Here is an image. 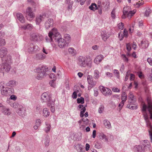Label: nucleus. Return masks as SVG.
Listing matches in <instances>:
<instances>
[{
	"label": "nucleus",
	"instance_id": "f257e3e1",
	"mask_svg": "<svg viewBox=\"0 0 152 152\" xmlns=\"http://www.w3.org/2000/svg\"><path fill=\"white\" fill-rule=\"evenodd\" d=\"M92 63V59L89 56H80L78 58V64L81 66H90Z\"/></svg>",
	"mask_w": 152,
	"mask_h": 152
},
{
	"label": "nucleus",
	"instance_id": "f03ea898",
	"mask_svg": "<svg viewBox=\"0 0 152 152\" xmlns=\"http://www.w3.org/2000/svg\"><path fill=\"white\" fill-rule=\"evenodd\" d=\"M136 12V10L131 11L129 7L126 6L123 9V15L121 16V18L125 19L127 18L128 19H130Z\"/></svg>",
	"mask_w": 152,
	"mask_h": 152
},
{
	"label": "nucleus",
	"instance_id": "7ed1b4c3",
	"mask_svg": "<svg viewBox=\"0 0 152 152\" xmlns=\"http://www.w3.org/2000/svg\"><path fill=\"white\" fill-rule=\"evenodd\" d=\"M41 99L43 102H47L48 106L54 104V102L52 101L49 95L46 92H44L42 94L41 96Z\"/></svg>",
	"mask_w": 152,
	"mask_h": 152
},
{
	"label": "nucleus",
	"instance_id": "20e7f679",
	"mask_svg": "<svg viewBox=\"0 0 152 152\" xmlns=\"http://www.w3.org/2000/svg\"><path fill=\"white\" fill-rule=\"evenodd\" d=\"M48 36L51 41H52L53 38L56 40V38H59L61 36L59 33L58 32L57 29L55 28H53L48 33Z\"/></svg>",
	"mask_w": 152,
	"mask_h": 152
},
{
	"label": "nucleus",
	"instance_id": "39448f33",
	"mask_svg": "<svg viewBox=\"0 0 152 152\" xmlns=\"http://www.w3.org/2000/svg\"><path fill=\"white\" fill-rule=\"evenodd\" d=\"M56 40L58 41V45L61 48L65 47L68 44L64 39L61 37V36L60 37L56 38Z\"/></svg>",
	"mask_w": 152,
	"mask_h": 152
},
{
	"label": "nucleus",
	"instance_id": "423d86ee",
	"mask_svg": "<svg viewBox=\"0 0 152 152\" xmlns=\"http://www.w3.org/2000/svg\"><path fill=\"white\" fill-rule=\"evenodd\" d=\"M30 39L33 41H37L42 40V37L38 34L33 33L30 35Z\"/></svg>",
	"mask_w": 152,
	"mask_h": 152
},
{
	"label": "nucleus",
	"instance_id": "0eeeda50",
	"mask_svg": "<svg viewBox=\"0 0 152 152\" xmlns=\"http://www.w3.org/2000/svg\"><path fill=\"white\" fill-rule=\"evenodd\" d=\"M87 79L88 84V89L89 90L95 86L96 85V82L93 81L92 77L90 75H88Z\"/></svg>",
	"mask_w": 152,
	"mask_h": 152
},
{
	"label": "nucleus",
	"instance_id": "6e6552de",
	"mask_svg": "<svg viewBox=\"0 0 152 152\" xmlns=\"http://www.w3.org/2000/svg\"><path fill=\"white\" fill-rule=\"evenodd\" d=\"M27 18L28 20H31L35 17V15L32 11L31 8L28 7L26 11Z\"/></svg>",
	"mask_w": 152,
	"mask_h": 152
},
{
	"label": "nucleus",
	"instance_id": "1a4fd4ad",
	"mask_svg": "<svg viewBox=\"0 0 152 152\" xmlns=\"http://www.w3.org/2000/svg\"><path fill=\"white\" fill-rule=\"evenodd\" d=\"M10 66L8 64H2L0 65V72H7L10 70Z\"/></svg>",
	"mask_w": 152,
	"mask_h": 152
},
{
	"label": "nucleus",
	"instance_id": "9d476101",
	"mask_svg": "<svg viewBox=\"0 0 152 152\" xmlns=\"http://www.w3.org/2000/svg\"><path fill=\"white\" fill-rule=\"evenodd\" d=\"M14 106H17L18 107V110H16V112L19 114L20 115H24V114L26 113V110L25 108L22 105H18L17 104H13Z\"/></svg>",
	"mask_w": 152,
	"mask_h": 152
},
{
	"label": "nucleus",
	"instance_id": "9b49d317",
	"mask_svg": "<svg viewBox=\"0 0 152 152\" xmlns=\"http://www.w3.org/2000/svg\"><path fill=\"white\" fill-rule=\"evenodd\" d=\"M99 88L102 94L105 96L110 95L112 94V91L108 88L102 86H100Z\"/></svg>",
	"mask_w": 152,
	"mask_h": 152
},
{
	"label": "nucleus",
	"instance_id": "f8f14e48",
	"mask_svg": "<svg viewBox=\"0 0 152 152\" xmlns=\"http://www.w3.org/2000/svg\"><path fill=\"white\" fill-rule=\"evenodd\" d=\"M39 48L37 45H34L33 44H30L28 49V51L29 53L34 52L39 50Z\"/></svg>",
	"mask_w": 152,
	"mask_h": 152
},
{
	"label": "nucleus",
	"instance_id": "ddd939ff",
	"mask_svg": "<svg viewBox=\"0 0 152 152\" xmlns=\"http://www.w3.org/2000/svg\"><path fill=\"white\" fill-rule=\"evenodd\" d=\"M103 58V56L102 55H100L96 57L94 60V62L96 64H99Z\"/></svg>",
	"mask_w": 152,
	"mask_h": 152
},
{
	"label": "nucleus",
	"instance_id": "4468645a",
	"mask_svg": "<svg viewBox=\"0 0 152 152\" xmlns=\"http://www.w3.org/2000/svg\"><path fill=\"white\" fill-rule=\"evenodd\" d=\"M10 91L8 88H3L1 90V93L2 95L8 96L10 95Z\"/></svg>",
	"mask_w": 152,
	"mask_h": 152
},
{
	"label": "nucleus",
	"instance_id": "2eb2a0df",
	"mask_svg": "<svg viewBox=\"0 0 152 152\" xmlns=\"http://www.w3.org/2000/svg\"><path fill=\"white\" fill-rule=\"evenodd\" d=\"M53 20L52 19H48L45 23V27L47 28H48L53 26Z\"/></svg>",
	"mask_w": 152,
	"mask_h": 152
},
{
	"label": "nucleus",
	"instance_id": "dca6fc26",
	"mask_svg": "<svg viewBox=\"0 0 152 152\" xmlns=\"http://www.w3.org/2000/svg\"><path fill=\"white\" fill-rule=\"evenodd\" d=\"M78 108L80 109V116L83 117L84 115L83 113L85 112L86 109L84 106L82 104H80L78 107Z\"/></svg>",
	"mask_w": 152,
	"mask_h": 152
},
{
	"label": "nucleus",
	"instance_id": "f3484780",
	"mask_svg": "<svg viewBox=\"0 0 152 152\" xmlns=\"http://www.w3.org/2000/svg\"><path fill=\"white\" fill-rule=\"evenodd\" d=\"M101 35L102 39L104 41H105L110 36L109 34L104 31H102Z\"/></svg>",
	"mask_w": 152,
	"mask_h": 152
},
{
	"label": "nucleus",
	"instance_id": "a211bd4d",
	"mask_svg": "<svg viewBox=\"0 0 152 152\" xmlns=\"http://www.w3.org/2000/svg\"><path fill=\"white\" fill-rule=\"evenodd\" d=\"M7 53L6 48H1L0 49V57L2 58L5 56Z\"/></svg>",
	"mask_w": 152,
	"mask_h": 152
},
{
	"label": "nucleus",
	"instance_id": "6ab92c4d",
	"mask_svg": "<svg viewBox=\"0 0 152 152\" xmlns=\"http://www.w3.org/2000/svg\"><path fill=\"white\" fill-rule=\"evenodd\" d=\"M1 111L2 113L4 115H9L11 114V112L10 110V109L6 107H3Z\"/></svg>",
	"mask_w": 152,
	"mask_h": 152
},
{
	"label": "nucleus",
	"instance_id": "aec40b11",
	"mask_svg": "<svg viewBox=\"0 0 152 152\" xmlns=\"http://www.w3.org/2000/svg\"><path fill=\"white\" fill-rule=\"evenodd\" d=\"M17 19L22 23H23L25 22L24 18L23 15L20 13H18L16 15Z\"/></svg>",
	"mask_w": 152,
	"mask_h": 152
},
{
	"label": "nucleus",
	"instance_id": "412c9836",
	"mask_svg": "<svg viewBox=\"0 0 152 152\" xmlns=\"http://www.w3.org/2000/svg\"><path fill=\"white\" fill-rule=\"evenodd\" d=\"M148 42L145 39L142 40L141 42V46L142 48H146L148 46Z\"/></svg>",
	"mask_w": 152,
	"mask_h": 152
},
{
	"label": "nucleus",
	"instance_id": "4be33fe9",
	"mask_svg": "<svg viewBox=\"0 0 152 152\" xmlns=\"http://www.w3.org/2000/svg\"><path fill=\"white\" fill-rule=\"evenodd\" d=\"M46 15L45 14H43L42 15H40L39 17L36 18V22L37 24H39L42 20H43V19L45 18Z\"/></svg>",
	"mask_w": 152,
	"mask_h": 152
},
{
	"label": "nucleus",
	"instance_id": "5701e85b",
	"mask_svg": "<svg viewBox=\"0 0 152 152\" xmlns=\"http://www.w3.org/2000/svg\"><path fill=\"white\" fill-rule=\"evenodd\" d=\"M129 101L130 103H133L136 100L134 96L132 93H129Z\"/></svg>",
	"mask_w": 152,
	"mask_h": 152
},
{
	"label": "nucleus",
	"instance_id": "b1692460",
	"mask_svg": "<svg viewBox=\"0 0 152 152\" xmlns=\"http://www.w3.org/2000/svg\"><path fill=\"white\" fill-rule=\"evenodd\" d=\"M45 76V72H39L37 73V78L38 80L41 79L44 77Z\"/></svg>",
	"mask_w": 152,
	"mask_h": 152
},
{
	"label": "nucleus",
	"instance_id": "393cba45",
	"mask_svg": "<svg viewBox=\"0 0 152 152\" xmlns=\"http://www.w3.org/2000/svg\"><path fill=\"white\" fill-rule=\"evenodd\" d=\"M22 28L23 29H28L31 30L33 28V26L31 24H28L26 25H24L22 26Z\"/></svg>",
	"mask_w": 152,
	"mask_h": 152
},
{
	"label": "nucleus",
	"instance_id": "a878e982",
	"mask_svg": "<svg viewBox=\"0 0 152 152\" xmlns=\"http://www.w3.org/2000/svg\"><path fill=\"white\" fill-rule=\"evenodd\" d=\"M43 115L45 117H47L49 115L50 113L47 108H44L42 112Z\"/></svg>",
	"mask_w": 152,
	"mask_h": 152
},
{
	"label": "nucleus",
	"instance_id": "bb28decb",
	"mask_svg": "<svg viewBox=\"0 0 152 152\" xmlns=\"http://www.w3.org/2000/svg\"><path fill=\"white\" fill-rule=\"evenodd\" d=\"M99 71L97 69L95 70L94 71V77L95 79H96L98 78L99 77Z\"/></svg>",
	"mask_w": 152,
	"mask_h": 152
},
{
	"label": "nucleus",
	"instance_id": "cd10ccee",
	"mask_svg": "<svg viewBox=\"0 0 152 152\" xmlns=\"http://www.w3.org/2000/svg\"><path fill=\"white\" fill-rule=\"evenodd\" d=\"M64 37L66 40H65V41L66 42V43L68 44L71 40V38L70 36L68 34H65L64 35Z\"/></svg>",
	"mask_w": 152,
	"mask_h": 152
},
{
	"label": "nucleus",
	"instance_id": "c85d7f7f",
	"mask_svg": "<svg viewBox=\"0 0 152 152\" xmlns=\"http://www.w3.org/2000/svg\"><path fill=\"white\" fill-rule=\"evenodd\" d=\"M127 107L131 109H136L137 108V106L135 104H131L127 105Z\"/></svg>",
	"mask_w": 152,
	"mask_h": 152
},
{
	"label": "nucleus",
	"instance_id": "c756f323",
	"mask_svg": "<svg viewBox=\"0 0 152 152\" xmlns=\"http://www.w3.org/2000/svg\"><path fill=\"white\" fill-rule=\"evenodd\" d=\"M89 8L91 10L95 11L98 9V7H97L96 4L93 3L91 4V6L89 7Z\"/></svg>",
	"mask_w": 152,
	"mask_h": 152
},
{
	"label": "nucleus",
	"instance_id": "7c9ffc66",
	"mask_svg": "<svg viewBox=\"0 0 152 152\" xmlns=\"http://www.w3.org/2000/svg\"><path fill=\"white\" fill-rule=\"evenodd\" d=\"M144 0H139L138 1L136 2L135 6L137 7H138L142 5L144 3Z\"/></svg>",
	"mask_w": 152,
	"mask_h": 152
},
{
	"label": "nucleus",
	"instance_id": "2f4dec72",
	"mask_svg": "<svg viewBox=\"0 0 152 152\" xmlns=\"http://www.w3.org/2000/svg\"><path fill=\"white\" fill-rule=\"evenodd\" d=\"M103 123L105 126L107 128H109L111 126L110 122L107 120H104L103 121Z\"/></svg>",
	"mask_w": 152,
	"mask_h": 152
},
{
	"label": "nucleus",
	"instance_id": "473e14b6",
	"mask_svg": "<svg viewBox=\"0 0 152 152\" xmlns=\"http://www.w3.org/2000/svg\"><path fill=\"white\" fill-rule=\"evenodd\" d=\"M69 53L73 55L75 54L76 53V50L73 48H69Z\"/></svg>",
	"mask_w": 152,
	"mask_h": 152
},
{
	"label": "nucleus",
	"instance_id": "72a5a7b5",
	"mask_svg": "<svg viewBox=\"0 0 152 152\" xmlns=\"http://www.w3.org/2000/svg\"><path fill=\"white\" fill-rule=\"evenodd\" d=\"M127 99V95L126 93H123L122 95L121 100L122 101L125 102Z\"/></svg>",
	"mask_w": 152,
	"mask_h": 152
},
{
	"label": "nucleus",
	"instance_id": "f704fd0d",
	"mask_svg": "<svg viewBox=\"0 0 152 152\" xmlns=\"http://www.w3.org/2000/svg\"><path fill=\"white\" fill-rule=\"evenodd\" d=\"M77 102L78 103L83 104L84 102V99L83 98L81 97L80 98H78L77 99Z\"/></svg>",
	"mask_w": 152,
	"mask_h": 152
},
{
	"label": "nucleus",
	"instance_id": "c9c22d12",
	"mask_svg": "<svg viewBox=\"0 0 152 152\" xmlns=\"http://www.w3.org/2000/svg\"><path fill=\"white\" fill-rule=\"evenodd\" d=\"M121 57L124 62H127L128 61V58L125 55H122Z\"/></svg>",
	"mask_w": 152,
	"mask_h": 152
},
{
	"label": "nucleus",
	"instance_id": "e433bc0d",
	"mask_svg": "<svg viewBox=\"0 0 152 152\" xmlns=\"http://www.w3.org/2000/svg\"><path fill=\"white\" fill-rule=\"evenodd\" d=\"M118 27L119 29H123L124 28V24L122 23H120L118 24Z\"/></svg>",
	"mask_w": 152,
	"mask_h": 152
},
{
	"label": "nucleus",
	"instance_id": "4c0bfd02",
	"mask_svg": "<svg viewBox=\"0 0 152 152\" xmlns=\"http://www.w3.org/2000/svg\"><path fill=\"white\" fill-rule=\"evenodd\" d=\"M55 80H52L50 81L49 82V84L50 86L53 88H55L56 86V83H55Z\"/></svg>",
	"mask_w": 152,
	"mask_h": 152
},
{
	"label": "nucleus",
	"instance_id": "58836bf2",
	"mask_svg": "<svg viewBox=\"0 0 152 152\" xmlns=\"http://www.w3.org/2000/svg\"><path fill=\"white\" fill-rule=\"evenodd\" d=\"M137 75H138L139 77L141 78L142 79L144 78V75L142 74V72L141 71H139L137 72Z\"/></svg>",
	"mask_w": 152,
	"mask_h": 152
},
{
	"label": "nucleus",
	"instance_id": "ea45409f",
	"mask_svg": "<svg viewBox=\"0 0 152 152\" xmlns=\"http://www.w3.org/2000/svg\"><path fill=\"white\" fill-rule=\"evenodd\" d=\"M45 141V146H48L49 145V138L48 137H46Z\"/></svg>",
	"mask_w": 152,
	"mask_h": 152
},
{
	"label": "nucleus",
	"instance_id": "a19ab883",
	"mask_svg": "<svg viewBox=\"0 0 152 152\" xmlns=\"http://www.w3.org/2000/svg\"><path fill=\"white\" fill-rule=\"evenodd\" d=\"M6 43L5 39H0V46L4 45Z\"/></svg>",
	"mask_w": 152,
	"mask_h": 152
},
{
	"label": "nucleus",
	"instance_id": "79ce46f5",
	"mask_svg": "<svg viewBox=\"0 0 152 152\" xmlns=\"http://www.w3.org/2000/svg\"><path fill=\"white\" fill-rule=\"evenodd\" d=\"M131 45L130 43L127 44L126 45V49L129 52H130L132 49Z\"/></svg>",
	"mask_w": 152,
	"mask_h": 152
},
{
	"label": "nucleus",
	"instance_id": "37998d69",
	"mask_svg": "<svg viewBox=\"0 0 152 152\" xmlns=\"http://www.w3.org/2000/svg\"><path fill=\"white\" fill-rule=\"evenodd\" d=\"M49 77L50 78L53 79V80H56V77L55 76V74L53 73L51 74L50 75Z\"/></svg>",
	"mask_w": 152,
	"mask_h": 152
},
{
	"label": "nucleus",
	"instance_id": "c03bdc74",
	"mask_svg": "<svg viewBox=\"0 0 152 152\" xmlns=\"http://www.w3.org/2000/svg\"><path fill=\"white\" fill-rule=\"evenodd\" d=\"M104 107L103 106H101L99 109V113H102L104 110Z\"/></svg>",
	"mask_w": 152,
	"mask_h": 152
},
{
	"label": "nucleus",
	"instance_id": "a18cd8bd",
	"mask_svg": "<svg viewBox=\"0 0 152 152\" xmlns=\"http://www.w3.org/2000/svg\"><path fill=\"white\" fill-rule=\"evenodd\" d=\"M77 151L79 152H84V151L82 146L80 145H79V148L77 149Z\"/></svg>",
	"mask_w": 152,
	"mask_h": 152
},
{
	"label": "nucleus",
	"instance_id": "49530a36",
	"mask_svg": "<svg viewBox=\"0 0 152 152\" xmlns=\"http://www.w3.org/2000/svg\"><path fill=\"white\" fill-rule=\"evenodd\" d=\"M113 73L114 74L116 75L117 77L118 78H119V73L118 71V70L116 69H114L113 70Z\"/></svg>",
	"mask_w": 152,
	"mask_h": 152
},
{
	"label": "nucleus",
	"instance_id": "de8ad7c7",
	"mask_svg": "<svg viewBox=\"0 0 152 152\" xmlns=\"http://www.w3.org/2000/svg\"><path fill=\"white\" fill-rule=\"evenodd\" d=\"M127 56H132L133 57H134V58H137V55L136 54L135 52H134L132 55H131L129 53H127Z\"/></svg>",
	"mask_w": 152,
	"mask_h": 152
},
{
	"label": "nucleus",
	"instance_id": "09e8293b",
	"mask_svg": "<svg viewBox=\"0 0 152 152\" xmlns=\"http://www.w3.org/2000/svg\"><path fill=\"white\" fill-rule=\"evenodd\" d=\"M124 36L122 32H121L118 34V37L120 40H121L123 39Z\"/></svg>",
	"mask_w": 152,
	"mask_h": 152
},
{
	"label": "nucleus",
	"instance_id": "8fccbe9b",
	"mask_svg": "<svg viewBox=\"0 0 152 152\" xmlns=\"http://www.w3.org/2000/svg\"><path fill=\"white\" fill-rule=\"evenodd\" d=\"M37 58L39 59H42L44 58L42 54L41 53H39L37 55Z\"/></svg>",
	"mask_w": 152,
	"mask_h": 152
},
{
	"label": "nucleus",
	"instance_id": "3c124183",
	"mask_svg": "<svg viewBox=\"0 0 152 152\" xmlns=\"http://www.w3.org/2000/svg\"><path fill=\"white\" fill-rule=\"evenodd\" d=\"M122 32L124 36V37H127L128 36V33L127 31H126L125 29H124V31Z\"/></svg>",
	"mask_w": 152,
	"mask_h": 152
},
{
	"label": "nucleus",
	"instance_id": "603ef678",
	"mask_svg": "<svg viewBox=\"0 0 152 152\" xmlns=\"http://www.w3.org/2000/svg\"><path fill=\"white\" fill-rule=\"evenodd\" d=\"M111 17L113 18H115V9H114L111 12Z\"/></svg>",
	"mask_w": 152,
	"mask_h": 152
},
{
	"label": "nucleus",
	"instance_id": "864d4df0",
	"mask_svg": "<svg viewBox=\"0 0 152 152\" xmlns=\"http://www.w3.org/2000/svg\"><path fill=\"white\" fill-rule=\"evenodd\" d=\"M77 91H74L72 95V97L74 99H76L77 97Z\"/></svg>",
	"mask_w": 152,
	"mask_h": 152
},
{
	"label": "nucleus",
	"instance_id": "5fc2aeb1",
	"mask_svg": "<svg viewBox=\"0 0 152 152\" xmlns=\"http://www.w3.org/2000/svg\"><path fill=\"white\" fill-rule=\"evenodd\" d=\"M100 136L101 137L102 139H104L105 140H107V138L106 136L103 134V133H101L100 134Z\"/></svg>",
	"mask_w": 152,
	"mask_h": 152
},
{
	"label": "nucleus",
	"instance_id": "6e6d98bb",
	"mask_svg": "<svg viewBox=\"0 0 152 152\" xmlns=\"http://www.w3.org/2000/svg\"><path fill=\"white\" fill-rule=\"evenodd\" d=\"M9 84L12 87L14 86L15 85V82L14 81H11L9 82Z\"/></svg>",
	"mask_w": 152,
	"mask_h": 152
},
{
	"label": "nucleus",
	"instance_id": "4d7b16f0",
	"mask_svg": "<svg viewBox=\"0 0 152 152\" xmlns=\"http://www.w3.org/2000/svg\"><path fill=\"white\" fill-rule=\"evenodd\" d=\"M82 121L84 122V124H87L88 123V120L86 118H83Z\"/></svg>",
	"mask_w": 152,
	"mask_h": 152
},
{
	"label": "nucleus",
	"instance_id": "13d9d810",
	"mask_svg": "<svg viewBox=\"0 0 152 152\" xmlns=\"http://www.w3.org/2000/svg\"><path fill=\"white\" fill-rule=\"evenodd\" d=\"M147 144V145L145 144H144L145 148V149H147L148 148H150V147H151V146L150 145V143L149 142H146Z\"/></svg>",
	"mask_w": 152,
	"mask_h": 152
},
{
	"label": "nucleus",
	"instance_id": "bf43d9fd",
	"mask_svg": "<svg viewBox=\"0 0 152 152\" xmlns=\"http://www.w3.org/2000/svg\"><path fill=\"white\" fill-rule=\"evenodd\" d=\"M147 61L150 65L152 66V58H148L147 59Z\"/></svg>",
	"mask_w": 152,
	"mask_h": 152
},
{
	"label": "nucleus",
	"instance_id": "052dcab7",
	"mask_svg": "<svg viewBox=\"0 0 152 152\" xmlns=\"http://www.w3.org/2000/svg\"><path fill=\"white\" fill-rule=\"evenodd\" d=\"M112 91L114 92H119L120 91V89L114 87L112 89Z\"/></svg>",
	"mask_w": 152,
	"mask_h": 152
},
{
	"label": "nucleus",
	"instance_id": "680f3d73",
	"mask_svg": "<svg viewBox=\"0 0 152 152\" xmlns=\"http://www.w3.org/2000/svg\"><path fill=\"white\" fill-rule=\"evenodd\" d=\"M125 102H124L122 101V102H120L119 105V109L120 110H121V108L124 105Z\"/></svg>",
	"mask_w": 152,
	"mask_h": 152
},
{
	"label": "nucleus",
	"instance_id": "e2e57ef3",
	"mask_svg": "<svg viewBox=\"0 0 152 152\" xmlns=\"http://www.w3.org/2000/svg\"><path fill=\"white\" fill-rule=\"evenodd\" d=\"M136 149L137 152H140L142 150L141 147L139 145L136 147Z\"/></svg>",
	"mask_w": 152,
	"mask_h": 152
},
{
	"label": "nucleus",
	"instance_id": "0e129e2a",
	"mask_svg": "<svg viewBox=\"0 0 152 152\" xmlns=\"http://www.w3.org/2000/svg\"><path fill=\"white\" fill-rule=\"evenodd\" d=\"M42 122V120L40 119L37 120L36 122V124L37 125L40 126V124H41Z\"/></svg>",
	"mask_w": 152,
	"mask_h": 152
},
{
	"label": "nucleus",
	"instance_id": "69168bd1",
	"mask_svg": "<svg viewBox=\"0 0 152 152\" xmlns=\"http://www.w3.org/2000/svg\"><path fill=\"white\" fill-rule=\"evenodd\" d=\"M10 98L11 99L15 100L17 99V97L16 96L12 95L10 96Z\"/></svg>",
	"mask_w": 152,
	"mask_h": 152
},
{
	"label": "nucleus",
	"instance_id": "338daca9",
	"mask_svg": "<svg viewBox=\"0 0 152 152\" xmlns=\"http://www.w3.org/2000/svg\"><path fill=\"white\" fill-rule=\"evenodd\" d=\"M134 75L132 74H131L130 75V80H134Z\"/></svg>",
	"mask_w": 152,
	"mask_h": 152
},
{
	"label": "nucleus",
	"instance_id": "774afa93",
	"mask_svg": "<svg viewBox=\"0 0 152 152\" xmlns=\"http://www.w3.org/2000/svg\"><path fill=\"white\" fill-rule=\"evenodd\" d=\"M90 145H89V144L87 143L86 144V151H88L89 150V148H90Z\"/></svg>",
	"mask_w": 152,
	"mask_h": 152
}]
</instances>
